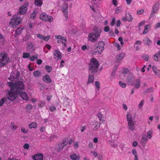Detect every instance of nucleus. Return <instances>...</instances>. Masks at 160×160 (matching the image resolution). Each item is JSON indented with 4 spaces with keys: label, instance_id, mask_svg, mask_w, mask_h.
<instances>
[{
    "label": "nucleus",
    "instance_id": "774afa93",
    "mask_svg": "<svg viewBox=\"0 0 160 160\" xmlns=\"http://www.w3.org/2000/svg\"><path fill=\"white\" fill-rule=\"evenodd\" d=\"M115 22V18H113L112 20V22L110 23V24L112 26H113L114 25Z\"/></svg>",
    "mask_w": 160,
    "mask_h": 160
},
{
    "label": "nucleus",
    "instance_id": "864d4df0",
    "mask_svg": "<svg viewBox=\"0 0 160 160\" xmlns=\"http://www.w3.org/2000/svg\"><path fill=\"white\" fill-rule=\"evenodd\" d=\"M153 59L155 61H158V58L157 54H155L153 55Z\"/></svg>",
    "mask_w": 160,
    "mask_h": 160
},
{
    "label": "nucleus",
    "instance_id": "f3484780",
    "mask_svg": "<svg viewBox=\"0 0 160 160\" xmlns=\"http://www.w3.org/2000/svg\"><path fill=\"white\" fill-rule=\"evenodd\" d=\"M26 48L27 50L28 51H30L31 50L34 49V45L30 41L28 42H27L26 45Z\"/></svg>",
    "mask_w": 160,
    "mask_h": 160
},
{
    "label": "nucleus",
    "instance_id": "4c0bfd02",
    "mask_svg": "<svg viewBox=\"0 0 160 160\" xmlns=\"http://www.w3.org/2000/svg\"><path fill=\"white\" fill-rule=\"evenodd\" d=\"M7 100V98L5 97H4L2 98L0 101V106H2Z\"/></svg>",
    "mask_w": 160,
    "mask_h": 160
},
{
    "label": "nucleus",
    "instance_id": "aec40b11",
    "mask_svg": "<svg viewBox=\"0 0 160 160\" xmlns=\"http://www.w3.org/2000/svg\"><path fill=\"white\" fill-rule=\"evenodd\" d=\"M42 80L44 82L47 83H50L52 82L51 80L50 77L48 75H44L43 77Z\"/></svg>",
    "mask_w": 160,
    "mask_h": 160
},
{
    "label": "nucleus",
    "instance_id": "ea45409f",
    "mask_svg": "<svg viewBox=\"0 0 160 160\" xmlns=\"http://www.w3.org/2000/svg\"><path fill=\"white\" fill-rule=\"evenodd\" d=\"M11 128L13 130H15L17 128V126L13 122H11L10 126Z\"/></svg>",
    "mask_w": 160,
    "mask_h": 160
},
{
    "label": "nucleus",
    "instance_id": "603ef678",
    "mask_svg": "<svg viewBox=\"0 0 160 160\" xmlns=\"http://www.w3.org/2000/svg\"><path fill=\"white\" fill-rule=\"evenodd\" d=\"M21 131L23 133H26L28 132V130L27 129L23 127L21 128Z\"/></svg>",
    "mask_w": 160,
    "mask_h": 160
},
{
    "label": "nucleus",
    "instance_id": "c756f323",
    "mask_svg": "<svg viewBox=\"0 0 160 160\" xmlns=\"http://www.w3.org/2000/svg\"><path fill=\"white\" fill-rule=\"evenodd\" d=\"M35 5L38 6H41L42 4L41 0H35Z\"/></svg>",
    "mask_w": 160,
    "mask_h": 160
},
{
    "label": "nucleus",
    "instance_id": "9b49d317",
    "mask_svg": "<svg viewBox=\"0 0 160 160\" xmlns=\"http://www.w3.org/2000/svg\"><path fill=\"white\" fill-rule=\"evenodd\" d=\"M104 44L105 43L104 42L102 41H100L98 42L97 46V48L99 50V51L98 52L99 54L100 55L102 53V51L103 50Z\"/></svg>",
    "mask_w": 160,
    "mask_h": 160
},
{
    "label": "nucleus",
    "instance_id": "052dcab7",
    "mask_svg": "<svg viewBox=\"0 0 160 160\" xmlns=\"http://www.w3.org/2000/svg\"><path fill=\"white\" fill-rule=\"evenodd\" d=\"M97 116L98 117V118H99V119L100 120H101L102 119V114H101V113H99L97 114Z\"/></svg>",
    "mask_w": 160,
    "mask_h": 160
},
{
    "label": "nucleus",
    "instance_id": "a878e982",
    "mask_svg": "<svg viewBox=\"0 0 160 160\" xmlns=\"http://www.w3.org/2000/svg\"><path fill=\"white\" fill-rule=\"evenodd\" d=\"M28 126L31 129L32 128H36L37 127V124L35 122H32L31 123L29 124Z\"/></svg>",
    "mask_w": 160,
    "mask_h": 160
},
{
    "label": "nucleus",
    "instance_id": "0eeeda50",
    "mask_svg": "<svg viewBox=\"0 0 160 160\" xmlns=\"http://www.w3.org/2000/svg\"><path fill=\"white\" fill-rule=\"evenodd\" d=\"M40 18L41 20L45 22L48 21L51 22L53 20V18L52 17L48 15L45 12L42 13L40 14Z\"/></svg>",
    "mask_w": 160,
    "mask_h": 160
},
{
    "label": "nucleus",
    "instance_id": "5fc2aeb1",
    "mask_svg": "<svg viewBox=\"0 0 160 160\" xmlns=\"http://www.w3.org/2000/svg\"><path fill=\"white\" fill-rule=\"evenodd\" d=\"M144 11L143 9H141L138 11L137 12V14L138 15H141L144 13Z\"/></svg>",
    "mask_w": 160,
    "mask_h": 160
},
{
    "label": "nucleus",
    "instance_id": "9d476101",
    "mask_svg": "<svg viewBox=\"0 0 160 160\" xmlns=\"http://www.w3.org/2000/svg\"><path fill=\"white\" fill-rule=\"evenodd\" d=\"M28 2L26 3L24 5H22L19 10V13L20 15L25 14L27 11V6L28 5Z\"/></svg>",
    "mask_w": 160,
    "mask_h": 160
},
{
    "label": "nucleus",
    "instance_id": "0e129e2a",
    "mask_svg": "<svg viewBox=\"0 0 160 160\" xmlns=\"http://www.w3.org/2000/svg\"><path fill=\"white\" fill-rule=\"evenodd\" d=\"M160 27V22H158L155 25V29H157V28H159Z\"/></svg>",
    "mask_w": 160,
    "mask_h": 160
},
{
    "label": "nucleus",
    "instance_id": "c85d7f7f",
    "mask_svg": "<svg viewBox=\"0 0 160 160\" xmlns=\"http://www.w3.org/2000/svg\"><path fill=\"white\" fill-rule=\"evenodd\" d=\"M127 118L128 122L133 121L132 120V115L130 113H128L127 115Z\"/></svg>",
    "mask_w": 160,
    "mask_h": 160
},
{
    "label": "nucleus",
    "instance_id": "de8ad7c7",
    "mask_svg": "<svg viewBox=\"0 0 160 160\" xmlns=\"http://www.w3.org/2000/svg\"><path fill=\"white\" fill-rule=\"evenodd\" d=\"M37 12L36 11H34L32 14L31 16V18H35L36 17V14H37Z\"/></svg>",
    "mask_w": 160,
    "mask_h": 160
},
{
    "label": "nucleus",
    "instance_id": "bb28decb",
    "mask_svg": "<svg viewBox=\"0 0 160 160\" xmlns=\"http://www.w3.org/2000/svg\"><path fill=\"white\" fill-rule=\"evenodd\" d=\"M33 74L36 77H38L41 76V73L39 71H36L33 72Z\"/></svg>",
    "mask_w": 160,
    "mask_h": 160
},
{
    "label": "nucleus",
    "instance_id": "393cba45",
    "mask_svg": "<svg viewBox=\"0 0 160 160\" xmlns=\"http://www.w3.org/2000/svg\"><path fill=\"white\" fill-rule=\"evenodd\" d=\"M141 84V81L139 79H138L136 80L135 82L134 83V87H135L137 88H138L140 86Z\"/></svg>",
    "mask_w": 160,
    "mask_h": 160
},
{
    "label": "nucleus",
    "instance_id": "680f3d73",
    "mask_svg": "<svg viewBox=\"0 0 160 160\" xmlns=\"http://www.w3.org/2000/svg\"><path fill=\"white\" fill-rule=\"evenodd\" d=\"M74 148L75 149L78 148V147L79 145L78 142H76L74 144Z\"/></svg>",
    "mask_w": 160,
    "mask_h": 160
},
{
    "label": "nucleus",
    "instance_id": "cd10ccee",
    "mask_svg": "<svg viewBox=\"0 0 160 160\" xmlns=\"http://www.w3.org/2000/svg\"><path fill=\"white\" fill-rule=\"evenodd\" d=\"M99 51V50L97 48H92L91 50V52L92 54H95L98 53V52Z\"/></svg>",
    "mask_w": 160,
    "mask_h": 160
},
{
    "label": "nucleus",
    "instance_id": "a211bd4d",
    "mask_svg": "<svg viewBox=\"0 0 160 160\" xmlns=\"http://www.w3.org/2000/svg\"><path fill=\"white\" fill-rule=\"evenodd\" d=\"M32 158L34 160H42L43 155L41 153L36 154L33 156Z\"/></svg>",
    "mask_w": 160,
    "mask_h": 160
},
{
    "label": "nucleus",
    "instance_id": "2eb2a0df",
    "mask_svg": "<svg viewBox=\"0 0 160 160\" xmlns=\"http://www.w3.org/2000/svg\"><path fill=\"white\" fill-rule=\"evenodd\" d=\"M134 79V76L131 73H129L128 74L127 78V81L129 84L132 85Z\"/></svg>",
    "mask_w": 160,
    "mask_h": 160
},
{
    "label": "nucleus",
    "instance_id": "a18cd8bd",
    "mask_svg": "<svg viewBox=\"0 0 160 160\" xmlns=\"http://www.w3.org/2000/svg\"><path fill=\"white\" fill-rule=\"evenodd\" d=\"M144 103V101L142 100L139 103L138 105V108L139 109H140L143 106Z\"/></svg>",
    "mask_w": 160,
    "mask_h": 160
},
{
    "label": "nucleus",
    "instance_id": "37998d69",
    "mask_svg": "<svg viewBox=\"0 0 160 160\" xmlns=\"http://www.w3.org/2000/svg\"><path fill=\"white\" fill-rule=\"evenodd\" d=\"M45 68L46 69L47 71L48 72H51V71L52 70V67L48 65L46 66Z\"/></svg>",
    "mask_w": 160,
    "mask_h": 160
},
{
    "label": "nucleus",
    "instance_id": "1a4fd4ad",
    "mask_svg": "<svg viewBox=\"0 0 160 160\" xmlns=\"http://www.w3.org/2000/svg\"><path fill=\"white\" fill-rule=\"evenodd\" d=\"M61 8L64 14L65 19H67L68 18V3L64 2L61 7Z\"/></svg>",
    "mask_w": 160,
    "mask_h": 160
},
{
    "label": "nucleus",
    "instance_id": "6e6d98bb",
    "mask_svg": "<svg viewBox=\"0 0 160 160\" xmlns=\"http://www.w3.org/2000/svg\"><path fill=\"white\" fill-rule=\"evenodd\" d=\"M149 58L148 56L147 55H145L143 56V59L145 61H147Z\"/></svg>",
    "mask_w": 160,
    "mask_h": 160
},
{
    "label": "nucleus",
    "instance_id": "3c124183",
    "mask_svg": "<svg viewBox=\"0 0 160 160\" xmlns=\"http://www.w3.org/2000/svg\"><path fill=\"white\" fill-rule=\"evenodd\" d=\"M51 37L50 35H48L46 37L44 36L43 40L45 41H47Z\"/></svg>",
    "mask_w": 160,
    "mask_h": 160
},
{
    "label": "nucleus",
    "instance_id": "6ab92c4d",
    "mask_svg": "<svg viewBox=\"0 0 160 160\" xmlns=\"http://www.w3.org/2000/svg\"><path fill=\"white\" fill-rule=\"evenodd\" d=\"M143 41L144 43L148 46H150L152 44V41L150 40L148 37H145L143 39Z\"/></svg>",
    "mask_w": 160,
    "mask_h": 160
},
{
    "label": "nucleus",
    "instance_id": "39448f33",
    "mask_svg": "<svg viewBox=\"0 0 160 160\" xmlns=\"http://www.w3.org/2000/svg\"><path fill=\"white\" fill-rule=\"evenodd\" d=\"M22 18V17H20L14 15L9 22V24L12 25L13 28H14L17 25H19L21 22Z\"/></svg>",
    "mask_w": 160,
    "mask_h": 160
},
{
    "label": "nucleus",
    "instance_id": "bf43d9fd",
    "mask_svg": "<svg viewBox=\"0 0 160 160\" xmlns=\"http://www.w3.org/2000/svg\"><path fill=\"white\" fill-rule=\"evenodd\" d=\"M26 108L28 110H31L32 108V105L30 104H28L26 106Z\"/></svg>",
    "mask_w": 160,
    "mask_h": 160
},
{
    "label": "nucleus",
    "instance_id": "6e6552de",
    "mask_svg": "<svg viewBox=\"0 0 160 160\" xmlns=\"http://www.w3.org/2000/svg\"><path fill=\"white\" fill-rule=\"evenodd\" d=\"M55 39H57V42L59 43H62L64 45V47H66L67 40L62 36L58 35L55 36Z\"/></svg>",
    "mask_w": 160,
    "mask_h": 160
},
{
    "label": "nucleus",
    "instance_id": "7c9ffc66",
    "mask_svg": "<svg viewBox=\"0 0 160 160\" xmlns=\"http://www.w3.org/2000/svg\"><path fill=\"white\" fill-rule=\"evenodd\" d=\"M149 27V25H146L144 28V31L142 32V34H145L148 33L149 31L148 28Z\"/></svg>",
    "mask_w": 160,
    "mask_h": 160
},
{
    "label": "nucleus",
    "instance_id": "412c9836",
    "mask_svg": "<svg viewBox=\"0 0 160 160\" xmlns=\"http://www.w3.org/2000/svg\"><path fill=\"white\" fill-rule=\"evenodd\" d=\"M129 129L132 131H133L135 129L134 122L133 121L128 122Z\"/></svg>",
    "mask_w": 160,
    "mask_h": 160
},
{
    "label": "nucleus",
    "instance_id": "dca6fc26",
    "mask_svg": "<svg viewBox=\"0 0 160 160\" xmlns=\"http://www.w3.org/2000/svg\"><path fill=\"white\" fill-rule=\"evenodd\" d=\"M125 54L123 52H121L116 56V62H120L125 57Z\"/></svg>",
    "mask_w": 160,
    "mask_h": 160
},
{
    "label": "nucleus",
    "instance_id": "8fccbe9b",
    "mask_svg": "<svg viewBox=\"0 0 160 160\" xmlns=\"http://www.w3.org/2000/svg\"><path fill=\"white\" fill-rule=\"evenodd\" d=\"M38 58L37 55L33 56L30 57V60L31 61H33L34 60L37 59Z\"/></svg>",
    "mask_w": 160,
    "mask_h": 160
},
{
    "label": "nucleus",
    "instance_id": "423d86ee",
    "mask_svg": "<svg viewBox=\"0 0 160 160\" xmlns=\"http://www.w3.org/2000/svg\"><path fill=\"white\" fill-rule=\"evenodd\" d=\"M160 7L159 2H156L152 7L151 12L149 17V19L152 18L158 11Z\"/></svg>",
    "mask_w": 160,
    "mask_h": 160
},
{
    "label": "nucleus",
    "instance_id": "49530a36",
    "mask_svg": "<svg viewBox=\"0 0 160 160\" xmlns=\"http://www.w3.org/2000/svg\"><path fill=\"white\" fill-rule=\"evenodd\" d=\"M95 85L96 87L97 88V90L98 91L100 89V83L98 81H96L95 83Z\"/></svg>",
    "mask_w": 160,
    "mask_h": 160
},
{
    "label": "nucleus",
    "instance_id": "f8f14e48",
    "mask_svg": "<svg viewBox=\"0 0 160 160\" xmlns=\"http://www.w3.org/2000/svg\"><path fill=\"white\" fill-rule=\"evenodd\" d=\"M53 55L54 56V58L57 59H61L62 58V56L60 52L58 50H55L53 53Z\"/></svg>",
    "mask_w": 160,
    "mask_h": 160
},
{
    "label": "nucleus",
    "instance_id": "4be33fe9",
    "mask_svg": "<svg viewBox=\"0 0 160 160\" xmlns=\"http://www.w3.org/2000/svg\"><path fill=\"white\" fill-rule=\"evenodd\" d=\"M70 157L71 159L73 160H79L80 159V157L78 155L75 154L71 155Z\"/></svg>",
    "mask_w": 160,
    "mask_h": 160
},
{
    "label": "nucleus",
    "instance_id": "09e8293b",
    "mask_svg": "<svg viewBox=\"0 0 160 160\" xmlns=\"http://www.w3.org/2000/svg\"><path fill=\"white\" fill-rule=\"evenodd\" d=\"M37 37L38 38H40V39H41V40H43L44 36H43V35H42L41 34L39 33H38L37 34Z\"/></svg>",
    "mask_w": 160,
    "mask_h": 160
},
{
    "label": "nucleus",
    "instance_id": "2f4dec72",
    "mask_svg": "<svg viewBox=\"0 0 160 160\" xmlns=\"http://www.w3.org/2000/svg\"><path fill=\"white\" fill-rule=\"evenodd\" d=\"M5 39L4 36L2 34H0V43L3 44L5 42Z\"/></svg>",
    "mask_w": 160,
    "mask_h": 160
},
{
    "label": "nucleus",
    "instance_id": "79ce46f5",
    "mask_svg": "<svg viewBox=\"0 0 160 160\" xmlns=\"http://www.w3.org/2000/svg\"><path fill=\"white\" fill-rule=\"evenodd\" d=\"M22 29L20 28H18L16 31V32L18 34H20L22 33Z\"/></svg>",
    "mask_w": 160,
    "mask_h": 160
},
{
    "label": "nucleus",
    "instance_id": "c03bdc74",
    "mask_svg": "<svg viewBox=\"0 0 160 160\" xmlns=\"http://www.w3.org/2000/svg\"><path fill=\"white\" fill-rule=\"evenodd\" d=\"M30 56L28 52H24L23 54V58H28Z\"/></svg>",
    "mask_w": 160,
    "mask_h": 160
},
{
    "label": "nucleus",
    "instance_id": "473e14b6",
    "mask_svg": "<svg viewBox=\"0 0 160 160\" xmlns=\"http://www.w3.org/2000/svg\"><path fill=\"white\" fill-rule=\"evenodd\" d=\"M108 143L111 147L113 148H116L118 146V144L112 141H109Z\"/></svg>",
    "mask_w": 160,
    "mask_h": 160
},
{
    "label": "nucleus",
    "instance_id": "4468645a",
    "mask_svg": "<svg viewBox=\"0 0 160 160\" xmlns=\"http://www.w3.org/2000/svg\"><path fill=\"white\" fill-rule=\"evenodd\" d=\"M21 90H19L18 91V94L20 95L23 99L28 101L29 99L27 93L25 92L21 91Z\"/></svg>",
    "mask_w": 160,
    "mask_h": 160
},
{
    "label": "nucleus",
    "instance_id": "ddd939ff",
    "mask_svg": "<svg viewBox=\"0 0 160 160\" xmlns=\"http://www.w3.org/2000/svg\"><path fill=\"white\" fill-rule=\"evenodd\" d=\"M133 18L129 13H126L125 16L122 18V20L124 21H127L131 22Z\"/></svg>",
    "mask_w": 160,
    "mask_h": 160
},
{
    "label": "nucleus",
    "instance_id": "f03ea898",
    "mask_svg": "<svg viewBox=\"0 0 160 160\" xmlns=\"http://www.w3.org/2000/svg\"><path fill=\"white\" fill-rule=\"evenodd\" d=\"M99 64L98 61L95 58L91 59L89 64V70L93 73H95L98 71Z\"/></svg>",
    "mask_w": 160,
    "mask_h": 160
},
{
    "label": "nucleus",
    "instance_id": "e433bc0d",
    "mask_svg": "<svg viewBox=\"0 0 160 160\" xmlns=\"http://www.w3.org/2000/svg\"><path fill=\"white\" fill-rule=\"evenodd\" d=\"M58 146L59 148H58L57 150L58 151V152H59L63 149L64 146L63 145V144H62V143L59 144H58Z\"/></svg>",
    "mask_w": 160,
    "mask_h": 160
},
{
    "label": "nucleus",
    "instance_id": "f704fd0d",
    "mask_svg": "<svg viewBox=\"0 0 160 160\" xmlns=\"http://www.w3.org/2000/svg\"><path fill=\"white\" fill-rule=\"evenodd\" d=\"M122 8L121 7H118L115 10L116 13H119L122 12Z\"/></svg>",
    "mask_w": 160,
    "mask_h": 160
},
{
    "label": "nucleus",
    "instance_id": "58836bf2",
    "mask_svg": "<svg viewBox=\"0 0 160 160\" xmlns=\"http://www.w3.org/2000/svg\"><path fill=\"white\" fill-rule=\"evenodd\" d=\"M96 124V126L94 127L93 128V130L95 131L97 129L99 128L100 127V123H99L97 122H95Z\"/></svg>",
    "mask_w": 160,
    "mask_h": 160
},
{
    "label": "nucleus",
    "instance_id": "b1692460",
    "mask_svg": "<svg viewBox=\"0 0 160 160\" xmlns=\"http://www.w3.org/2000/svg\"><path fill=\"white\" fill-rule=\"evenodd\" d=\"M94 79V76L92 75L89 74L88 76V79L87 82L88 84L93 83Z\"/></svg>",
    "mask_w": 160,
    "mask_h": 160
},
{
    "label": "nucleus",
    "instance_id": "5701e85b",
    "mask_svg": "<svg viewBox=\"0 0 160 160\" xmlns=\"http://www.w3.org/2000/svg\"><path fill=\"white\" fill-rule=\"evenodd\" d=\"M152 69L153 72L156 76H159L160 75V70L158 69L156 66H153Z\"/></svg>",
    "mask_w": 160,
    "mask_h": 160
},
{
    "label": "nucleus",
    "instance_id": "338daca9",
    "mask_svg": "<svg viewBox=\"0 0 160 160\" xmlns=\"http://www.w3.org/2000/svg\"><path fill=\"white\" fill-rule=\"evenodd\" d=\"M29 145L28 144L26 143L24 145L23 147L25 149H28L29 148Z\"/></svg>",
    "mask_w": 160,
    "mask_h": 160
},
{
    "label": "nucleus",
    "instance_id": "a19ab883",
    "mask_svg": "<svg viewBox=\"0 0 160 160\" xmlns=\"http://www.w3.org/2000/svg\"><path fill=\"white\" fill-rule=\"evenodd\" d=\"M119 86L122 88H125L126 87V85L125 83L121 81L119 82Z\"/></svg>",
    "mask_w": 160,
    "mask_h": 160
},
{
    "label": "nucleus",
    "instance_id": "e2e57ef3",
    "mask_svg": "<svg viewBox=\"0 0 160 160\" xmlns=\"http://www.w3.org/2000/svg\"><path fill=\"white\" fill-rule=\"evenodd\" d=\"M153 91V88L152 87L150 88L147 90V93L148 92L149 93L152 92Z\"/></svg>",
    "mask_w": 160,
    "mask_h": 160
},
{
    "label": "nucleus",
    "instance_id": "7ed1b4c3",
    "mask_svg": "<svg viewBox=\"0 0 160 160\" xmlns=\"http://www.w3.org/2000/svg\"><path fill=\"white\" fill-rule=\"evenodd\" d=\"M95 33H90L88 37L89 41L95 42H97V39L99 37L101 31L100 29H97L94 30Z\"/></svg>",
    "mask_w": 160,
    "mask_h": 160
},
{
    "label": "nucleus",
    "instance_id": "c9c22d12",
    "mask_svg": "<svg viewBox=\"0 0 160 160\" xmlns=\"http://www.w3.org/2000/svg\"><path fill=\"white\" fill-rule=\"evenodd\" d=\"M45 104V102L44 101H41L39 102V103L38 105V106L40 108H42L43 107Z\"/></svg>",
    "mask_w": 160,
    "mask_h": 160
},
{
    "label": "nucleus",
    "instance_id": "20e7f679",
    "mask_svg": "<svg viewBox=\"0 0 160 160\" xmlns=\"http://www.w3.org/2000/svg\"><path fill=\"white\" fill-rule=\"evenodd\" d=\"M9 62V58L4 52L0 53V67L5 66Z\"/></svg>",
    "mask_w": 160,
    "mask_h": 160
},
{
    "label": "nucleus",
    "instance_id": "4d7b16f0",
    "mask_svg": "<svg viewBox=\"0 0 160 160\" xmlns=\"http://www.w3.org/2000/svg\"><path fill=\"white\" fill-rule=\"evenodd\" d=\"M142 140L146 142L148 141V139L147 138V137L143 135L142 137Z\"/></svg>",
    "mask_w": 160,
    "mask_h": 160
},
{
    "label": "nucleus",
    "instance_id": "69168bd1",
    "mask_svg": "<svg viewBox=\"0 0 160 160\" xmlns=\"http://www.w3.org/2000/svg\"><path fill=\"white\" fill-rule=\"evenodd\" d=\"M110 29V28L108 26H106L104 28V31L105 32H108Z\"/></svg>",
    "mask_w": 160,
    "mask_h": 160
},
{
    "label": "nucleus",
    "instance_id": "13d9d810",
    "mask_svg": "<svg viewBox=\"0 0 160 160\" xmlns=\"http://www.w3.org/2000/svg\"><path fill=\"white\" fill-rule=\"evenodd\" d=\"M56 108L55 107L53 106H51L50 108V110L51 111H53L56 110Z\"/></svg>",
    "mask_w": 160,
    "mask_h": 160
},
{
    "label": "nucleus",
    "instance_id": "f257e3e1",
    "mask_svg": "<svg viewBox=\"0 0 160 160\" xmlns=\"http://www.w3.org/2000/svg\"><path fill=\"white\" fill-rule=\"evenodd\" d=\"M10 77L8 78L12 81L11 82H8V85L11 88L9 92L8 95V99L10 100L13 101L16 99L18 94V91L20 90H23L24 88V86L21 81H16L15 83L13 82L15 79H17L19 78V73L17 72L15 77L13 75L12 73Z\"/></svg>",
    "mask_w": 160,
    "mask_h": 160
},
{
    "label": "nucleus",
    "instance_id": "72a5a7b5",
    "mask_svg": "<svg viewBox=\"0 0 160 160\" xmlns=\"http://www.w3.org/2000/svg\"><path fill=\"white\" fill-rule=\"evenodd\" d=\"M152 131L151 130H149L147 132V137L149 139H151L152 136Z\"/></svg>",
    "mask_w": 160,
    "mask_h": 160
}]
</instances>
